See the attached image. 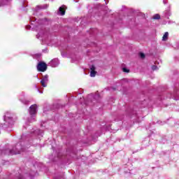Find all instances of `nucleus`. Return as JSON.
Returning <instances> with one entry per match:
<instances>
[{"instance_id":"obj_19","label":"nucleus","mask_w":179,"mask_h":179,"mask_svg":"<svg viewBox=\"0 0 179 179\" xmlns=\"http://www.w3.org/2000/svg\"><path fill=\"white\" fill-rule=\"evenodd\" d=\"M152 71H157V69H159V68L157 67V66L154 65L152 66Z\"/></svg>"},{"instance_id":"obj_4","label":"nucleus","mask_w":179,"mask_h":179,"mask_svg":"<svg viewBox=\"0 0 179 179\" xmlns=\"http://www.w3.org/2000/svg\"><path fill=\"white\" fill-rule=\"evenodd\" d=\"M37 111H38V106H37V104L31 105L29 107V113L30 117L27 119L28 122H34V121H36V114H37Z\"/></svg>"},{"instance_id":"obj_10","label":"nucleus","mask_w":179,"mask_h":179,"mask_svg":"<svg viewBox=\"0 0 179 179\" xmlns=\"http://www.w3.org/2000/svg\"><path fill=\"white\" fill-rule=\"evenodd\" d=\"M65 10H66V6L65 5H63L59 8L57 15H60V16H64V15H65Z\"/></svg>"},{"instance_id":"obj_18","label":"nucleus","mask_w":179,"mask_h":179,"mask_svg":"<svg viewBox=\"0 0 179 179\" xmlns=\"http://www.w3.org/2000/svg\"><path fill=\"white\" fill-rule=\"evenodd\" d=\"M152 19H154L155 20H159V19H160V15L159 14H155L153 17Z\"/></svg>"},{"instance_id":"obj_3","label":"nucleus","mask_w":179,"mask_h":179,"mask_svg":"<svg viewBox=\"0 0 179 179\" xmlns=\"http://www.w3.org/2000/svg\"><path fill=\"white\" fill-rule=\"evenodd\" d=\"M3 121L4 123L0 124V127H1L3 129L8 131V132H10L15 124V120H13V115L10 113V112H6L3 115Z\"/></svg>"},{"instance_id":"obj_24","label":"nucleus","mask_w":179,"mask_h":179,"mask_svg":"<svg viewBox=\"0 0 179 179\" xmlns=\"http://www.w3.org/2000/svg\"><path fill=\"white\" fill-rule=\"evenodd\" d=\"M176 96H177V94H173L171 95L170 97H171L172 99H174V97H176Z\"/></svg>"},{"instance_id":"obj_26","label":"nucleus","mask_w":179,"mask_h":179,"mask_svg":"<svg viewBox=\"0 0 179 179\" xmlns=\"http://www.w3.org/2000/svg\"><path fill=\"white\" fill-rule=\"evenodd\" d=\"M55 179H64V177H59L57 178H55Z\"/></svg>"},{"instance_id":"obj_12","label":"nucleus","mask_w":179,"mask_h":179,"mask_svg":"<svg viewBox=\"0 0 179 179\" xmlns=\"http://www.w3.org/2000/svg\"><path fill=\"white\" fill-rule=\"evenodd\" d=\"M12 0H0V7L6 6V5H10Z\"/></svg>"},{"instance_id":"obj_1","label":"nucleus","mask_w":179,"mask_h":179,"mask_svg":"<svg viewBox=\"0 0 179 179\" xmlns=\"http://www.w3.org/2000/svg\"><path fill=\"white\" fill-rule=\"evenodd\" d=\"M48 4L36 6L33 9V16L29 17L30 23L32 29L37 31L36 38L41 40L43 44H48V37H50V26L52 21L50 18L43 17V13L40 10L47 9Z\"/></svg>"},{"instance_id":"obj_22","label":"nucleus","mask_w":179,"mask_h":179,"mask_svg":"<svg viewBox=\"0 0 179 179\" xmlns=\"http://www.w3.org/2000/svg\"><path fill=\"white\" fill-rule=\"evenodd\" d=\"M123 72H126L127 73H128V72H129V70H128L127 68H123Z\"/></svg>"},{"instance_id":"obj_29","label":"nucleus","mask_w":179,"mask_h":179,"mask_svg":"<svg viewBox=\"0 0 179 179\" xmlns=\"http://www.w3.org/2000/svg\"><path fill=\"white\" fill-rule=\"evenodd\" d=\"M5 163H8V162H6Z\"/></svg>"},{"instance_id":"obj_17","label":"nucleus","mask_w":179,"mask_h":179,"mask_svg":"<svg viewBox=\"0 0 179 179\" xmlns=\"http://www.w3.org/2000/svg\"><path fill=\"white\" fill-rule=\"evenodd\" d=\"M59 159H61V152H58L57 156L52 159V162H57Z\"/></svg>"},{"instance_id":"obj_20","label":"nucleus","mask_w":179,"mask_h":179,"mask_svg":"<svg viewBox=\"0 0 179 179\" xmlns=\"http://www.w3.org/2000/svg\"><path fill=\"white\" fill-rule=\"evenodd\" d=\"M139 57H140V58L143 59V58H145V54L143 52H140Z\"/></svg>"},{"instance_id":"obj_6","label":"nucleus","mask_w":179,"mask_h":179,"mask_svg":"<svg viewBox=\"0 0 179 179\" xmlns=\"http://www.w3.org/2000/svg\"><path fill=\"white\" fill-rule=\"evenodd\" d=\"M37 71L38 72H45L47 71V64L40 62L37 65Z\"/></svg>"},{"instance_id":"obj_28","label":"nucleus","mask_w":179,"mask_h":179,"mask_svg":"<svg viewBox=\"0 0 179 179\" xmlns=\"http://www.w3.org/2000/svg\"><path fill=\"white\" fill-rule=\"evenodd\" d=\"M157 63H158L157 62H155V65H157Z\"/></svg>"},{"instance_id":"obj_11","label":"nucleus","mask_w":179,"mask_h":179,"mask_svg":"<svg viewBox=\"0 0 179 179\" xmlns=\"http://www.w3.org/2000/svg\"><path fill=\"white\" fill-rule=\"evenodd\" d=\"M90 76L91 78H94V76H96V73H97V72L96 71V67L94 65H92L90 66Z\"/></svg>"},{"instance_id":"obj_8","label":"nucleus","mask_w":179,"mask_h":179,"mask_svg":"<svg viewBox=\"0 0 179 179\" xmlns=\"http://www.w3.org/2000/svg\"><path fill=\"white\" fill-rule=\"evenodd\" d=\"M20 10H23L24 12H27V1H21L20 3Z\"/></svg>"},{"instance_id":"obj_25","label":"nucleus","mask_w":179,"mask_h":179,"mask_svg":"<svg viewBox=\"0 0 179 179\" xmlns=\"http://www.w3.org/2000/svg\"><path fill=\"white\" fill-rule=\"evenodd\" d=\"M26 29H27L28 30H30V29H31V26L27 25V26L26 27Z\"/></svg>"},{"instance_id":"obj_23","label":"nucleus","mask_w":179,"mask_h":179,"mask_svg":"<svg viewBox=\"0 0 179 179\" xmlns=\"http://www.w3.org/2000/svg\"><path fill=\"white\" fill-rule=\"evenodd\" d=\"M166 3H169V1L168 0H163V4L166 5Z\"/></svg>"},{"instance_id":"obj_13","label":"nucleus","mask_w":179,"mask_h":179,"mask_svg":"<svg viewBox=\"0 0 179 179\" xmlns=\"http://www.w3.org/2000/svg\"><path fill=\"white\" fill-rule=\"evenodd\" d=\"M171 5H169L168 7V9H166L164 13L165 17H170V16H171Z\"/></svg>"},{"instance_id":"obj_21","label":"nucleus","mask_w":179,"mask_h":179,"mask_svg":"<svg viewBox=\"0 0 179 179\" xmlns=\"http://www.w3.org/2000/svg\"><path fill=\"white\" fill-rule=\"evenodd\" d=\"M37 92H38V93H40L41 94H43V91L40 90V88L38 87H36Z\"/></svg>"},{"instance_id":"obj_15","label":"nucleus","mask_w":179,"mask_h":179,"mask_svg":"<svg viewBox=\"0 0 179 179\" xmlns=\"http://www.w3.org/2000/svg\"><path fill=\"white\" fill-rule=\"evenodd\" d=\"M167 40H169V32H165L162 37V41H167Z\"/></svg>"},{"instance_id":"obj_27","label":"nucleus","mask_w":179,"mask_h":179,"mask_svg":"<svg viewBox=\"0 0 179 179\" xmlns=\"http://www.w3.org/2000/svg\"><path fill=\"white\" fill-rule=\"evenodd\" d=\"M1 171H2V169H1V166H0V173H1Z\"/></svg>"},{"instance_id":"obj_5","label":"nucleus","mask_w":179,"mask_h":179,"mask_svg":"<svg viewBox=\"0 0 179 179\" xmlns=\"http://www.w3.org/2000/svg\"><path fill=\"white\" fill-rule=\"evenodd\" d=\"M99 97V95H94L93 94H89L87 97V100L84 98L80 99L81 104H85V106H90V103H93V101H96V99Z\"/></svg>"},{"instance_id":"obj_14","label":"nucleus","mask_w":179,"mask_h":179,"mask_svg":"<svg viewBox=\"0 0 179 179\" xmlns=\"http://www.w3.org/2000/svg\"><path fill=\"white\" fill-rule=\"evenodd\" d=\"M20 101L22 104H24L25 106H27L29 104V101L26 99H24L23 96H20Z\"/></svg>"},{"instance_id":"obj_16","label":"nucleus","mask_w":179,"mask_h":179,"mask_svg":"<svg viewBox=\"0 0 179 179\" xmlns=\"http://www.w3.org/2000/svg\"><path fill=\"white\" fill-rule=\"evenodd\" d=\"M50 110H51V106L48 105L43 108V114H47V111H50Z\"/></svg>"},{"instance_id":"obj_7","label":"nucleus","mask_w":179,"mask_h":179,"mask_svg":"<svg viewBox=\"0 0 179 179\" xmlns=\"http://www.w3.org/2000/svg\"><path fill=\"white\" fill-rule=\"evenodd\" d=\"M48 75H45L41 79V85L42 87H47V85H48Z\"/></svg>"},{"instance_id":"obj_9","label":"nucleus","mask_w":179,"mask_h":179,"mask_svg":"<svg viewBox=\"0 0 179 179\" xmlns=\"http://www.w3.org/2000/svg\"><path fill=\"white\" fill-rule=\"evenodd\" d=\"M49 64L52 68H57L59 65V60L57 58L53 59Z\"/></svg>"},{"instance_id":"obj_2","label":"nucleus","mask_w":179,"mask_h":179,"mask_svg":"<svg viewBox=\"0 0 179 179\" xmlns=\"http://www.w3.org/2000/svg\"><path fill=\"white\" fill-rule=\"evenodd\" d=\"M43 134V131L37 127L33 128L28 134H23L21 136L20 141L15 146L12 147L10 145H6L3 149L0 150V157L3 155L10 156V155H20L22 152H24V145H22V143L29 146V145H27L29 142L41 139Z\"/></svg>"}]
</instances>
